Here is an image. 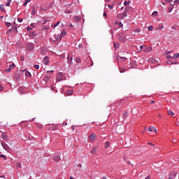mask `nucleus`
<instances>
[{
  "mask_svg": "<svg viewBox=\"0 0 179 179\" xmlns=\"http://www.w3.org/2000/svg\"><path fill=\"white\" fill-rule=\"evenodd\" d=\"M136 65V63L135 62V61L131 62L130 64H129V69H131L132 68H135Z\"/></svg>",
  "mask_w": 179,
  "mask_h": 179,
  "instance_id": "1a4fd4ad",
  "label": "nucleus"
},
{
  "mask_svg": "<svg viewBox=\"0 0 179 179\" xmlns=\"http://www.w3.org/2000/svg\"><path fill=\"white\" fill-rule=\"evenodd\" d=\"M11 29H12L13 31H14L15 33H17V27L13 26Z\"/></svg>",
  "mask_w": 179,
  "mask_h": 179,
  "instance_id": "cd10ccee",
  "label": "nucleus"
},
{
  "mask_svg": "<svg viewBox=\"0 0 179 179\" xmlns=\"http://www.w3.org/2000/svg\"><path fill=\"white\" fill-rule=\"evenodd\" d=\"M166 58H167V59H174V57H172L171 55H168L167 57H166Z\"/></svg>",
  "mask_w": 179,
  "mask_h": 179,
  "instance_id": "a18cd8bd",
  "label": "nucleus"
},
{
  "mask_svg": "<svg viewBox=\"0 0 179 179\" xmlns=\"http://www.w3.org/2000/svg\"><path fill=\"white\" fill-rule=\"evenodd\" d=\"M178 57H179V53L175 54V55H173V59H177V58H178Z\"/></svg>",
  "mask_w": 179,
  "mask_h": 179,
  "instance_id": "a19ab883",
  "label": "nucleus"
},
{
  "mask_svg": "<svg viewBox=\"0 0 179 179\" xmlns=\"http://www.w3.org/2000/svg\"><path fill=\"white\" fill-rule=\"evenodd\" d=\"M9 68L12 70V69H15V68H16V65H15V63H12L11 65L9 66Z\"/></svg>",
  "mask_w": 179,
  "mask_h": 179,
  "instance_id": "473e14b6",
  "label": "nucleus"
},
{
  "mask_svg": "<svg viewBox=\"0 0 179 179\" xmlns=\"http://www.w3.org/2000/svg\"><path fill=\"white\" fill-rule=\"evenodd\" d=\"M148 30L150 31H152V30H153V26H150L149 27H148Z\"/></svg>",
  "mask_w": 179,
  "mask_h": 179,
  "instance_id": "8fccbe9b",
  "label": "nucleus"
},
{
  "mask_svg": "<svg viewBox=\"0 0 179 179\" xmlns=\"http://www.w3.org/2000/svg\"><path fill=\"white\" fill-rule=\"evenodd\" d=\"M177 176V173L176 172H172L171 173V176L169 177H171V178H176V176Z\"/></svg>",
  "mask_w": 179,
  "mask_h": 179,
  "instance_id": "bb28decb",
  "label": "nucleus"
},
{
  "mask_svg": "<svg viewBox=\"0 0 179 179\" xmlns=\"http://www.w3.org/2000/svg\"><path fill=\"white\" fill-rule=\"evenodd\" d=\"M158 12L157 11H154L153 13H152V16H157V15H158Z\"/></svg>",
  "mask_w": 179,
  "mask_h": 179,
  "instance_id": "09e8293b",
  "label": "nucleus"
},
{
  "mask_svg": "<svg viewBox=\"0 0 179 179\" xmlns=\"http://www.w3.org/2000/svg\"><path fill=\"white\" fill-rule=\"evenodd\" d=\"M78 48H83V44H79L78 45Z\"/></svg>",
  "mask_w": 179,
  "mask_h": 179,
  "instance_id": "69168bd1",
  "label": "nucleus"
},
{
  "mask_svg": "<svg viewBox=\"0 0 179 179\" xmlns=\"http://www.w3.org/2000/svg\"><path fill=\"white\" fill-rule=\"evenodd\" d=\"M50 89H51V90H52V92H55V90L57 89V87H54V86H52Z\"/></svg>",
  "mask_w": 179,
  "mask_h": 179,
  "instance_id": "3c124183",
  "label": "nucleus"
},
{
  "mask_svg": "<svg viewBox=\"0 0 179 179\" xmlns=\"http://www.w3.org/2000/svg\"><path fill=\"white\" fill-rule=\"evenodd\" d=\"M113 46H114V48L115 50H117V49L120 48V43L118 42L114 43Z\"/></svg>",
  "mask_w": 179,
  "mask_h": 179,
  "instance_id": "6ab92c4d",
  "label": "nucleus"
},
{
  "mask_svg": "<svg viewBox=\"0 0 179 179\" xmlns=\"http://www.w3.org/2000/svg\"><path fill=\"white\" fill-rule=\"evenodd\" d=\"M17 21H18L20 23H22V22H23V19H22V18H17Z\"/></svg>",
  "mask_w": 179,
  "mask_h": 179,
  "instance_id": "4d7b16f0",
  "label": "nucleus"
},
{
  "mask_svg": "<svg viewBox=\"0 0 179 179\" xmlns=\"http://www.w3.org/2000/svg\"><path fill=\"white\" fill-rule=\"evenodd\" d=\"M25 76H27V78H31V73L29 71H25Z\"/></svg>",
  "mask_w": 179,
  "mask_h": 179,
  "instance_id": "5701e85b",
  "label": "nucleus"
},
{
  "mask_svg": "<svg viewBox=\"0 0 179 179\" xmlns=\"http://www.w3.org/2000/svg\"><path fill=\"white\" fill-rule=\"evenodd\" d=\"M52 159L54 160V162L58 163L59 162H61V157H59V155H55L53 156Z\"/></svg>",
  "mask_w": 179,
  "mask_h": 179,
  "instance_id": "20e7f679",
  "label": "nucleus"
},
{
  "mask_svg": "<svg viewBox=\"0 0 179 179\" xmlns=\"http://www.w3.org/2000/svg\"><path fill=\"white\" fill-rule=\"evenodd\" d=\"M67 94L69 96H72V94H73V90H69L67 92H66Z\"/></svg>",
  "mask_w": 179,
  "mask_h": 179,
  "instance_id": "393cba45",
  "label": "nucleus"
},
{
  "mask_svg": "<svg viewBox=\"0 0 179 179\" xmlns=\"http://www.w3.org/2000/svg\"><path fill=\"white\" fill-rule=\"evenodd\" d=\"M124 6H128V5H129V1H124Z\"/></svg>",
  "mask_w": 179,
  "mask_h": 179,
  "instance_id": "49530a36",
  "label": "nucleus"
},
{
  "mask_svg": "<svg viewBox=\"0 0 179 179\" xmlns=\"http://www.w3.org/2000/svg\"><path fill=\"white\" fill-rule=\"evenodd\" d=\"M1 136H2V138H3V139L4 141L8 140V136H6V133L3 132V133L1 134Z\"/></svg>",
  "mask_w": 179,
  "mask_h": 179,
  "instance_id": "aec40b11",
  "label": "nucleus"
},
{
  "mask_svg": "<svg viewBox=\"0 0 179 179\" xmlns=\"http://www.w3.org/2000/svg\"><path fill=\"white\" fill-rule=\"evenodd\" d=\"M59 23H61V22H57L55 24H54L53 25H52V27H57V26L59 25Z\"/></svg>",
  "mask_w": 179,
  "mask_h": 179,
  "instance_id": "4c0bfd02",
  "label": "nucleus"
},
{
  "mask_svg": "<svg viewBox=\"0 0 179 179\" xmlns=\"http://www.w3.org/2000/svg\"><path fill=\"white\" fill-rule=\"evenodd\" d=\"M135 32L136 33H141V29H137L135 30Z\"/></svg>",
  "mask_w": 179,
  "mask_h": 179,
  "instance_id": "e2e57ef3",
  "label": "nucleus"
},
{
  "mask_svg": "<svg viewBox=\"0 0 179 179\" xmlns=\"http://www.w3.org/2000/svg\"><path fill=\"white\" fill-rule=\"evenodd\" d=\"M20 61H22V62L24 61V56L20 57Z\"/></svg>",
  "mask_w": 179,
  "mask_h": 179,
  "instance_id": "bf43d9fd",
  "label": "nucleus"
},
{
  "mask_svg": "<svg viewBox=\"0 0 179 179\" xmlns=\"http://www.w3.org/2000/svg\"><path fill=\"white\" fill-rule=\"evenodd\" d=\"M0 9H1V12H6L5 5L4 4H1L0 5Z\"/></svg>",
  "mask_w": 179,
  "mask_h": 179,
  "instance_id": "4be33fe9",
  "label": "nucleus"
},
{
  "mask_svg": "<svg viewBox=\"0 0 179 179\" xmlns=\"http://www.w3.org/2000/svg\"><path fill=\"white\" fill-rule=\"evenodd\" d=\"M34 68H35V69H40V66L38 64H36L34 66Z\"/></svg>",
  "mask_w": 179,
  "mask_h": 179,
  "instance_id": "de8ad7c7",
  "label": "nucleus"
},
{
  "mask_svg": "<svg viewBox=\"0 0 179 179\" xmlns=\"http://www.w3.org/2000/svg\"><path fill=\"white\" fill-rule=\"evenodd\" d=\"M5 24H6V26L7 27H9L10 26H12V23L8 22H6L5 23Z\"/></svg>",
  "mask_w": 179,
  "mask_h": 179,
  "instance_id": "37998d69",
  "label": "nucleus"
},
{
  "mask_svg": "<svg viewBox=\"0 0 179 179\" xmlns=\"http://www.w3.org/2000/svg\"><path fill=\"white\" fill-rule=\"evenodd\" d=\"M167 64L168 65H174V62H173L172 59H169L167 61Z\"/></svg>",
  "mask_w": 179,
  "mask_h": 179,
  "instance_id": "72a5a7b5",
  "label": "nucleus"
},
{
  "mask_svg": "<svg viewBox=\"0 0 179 179\" xmlns=\"http://www.w3.org/2000/svg\"><path fill=\"white\" fill-rule=\"evenodd\" d=\"M31 0H25L24 3H23V6H26L29 2H30Z\"/></svg>",
  "mask_w": 179,
  "mask_h": 179,
  "instance_id": "ea45409f",
  "label": "nucleus"
},
{
  "mask_svg": "<svg viewBox=\"0 0 179 179\" xmlns=\"http://www.w3.org/2000/svg\"><path fill=\"white\" fill-rule=\"evenodd\" d=\"M66 31H65V29H63L60 34V36L62 37L63 36H66Z\"/></svg>",
  "mask_w": 179,
  "mask_h": 179,
  "instance_id": "2f4dec72",
  "label": "nucleus"
},
{
  "mask_svg": "<svg viewBox=\"0 0 179 179\" xmlns=\"http://www.w3.org/2000/svg\"><path fill=\"white\" fill-rule=\"evenodd\" d=\"M178 2V3H179V1L178 0H175V1H171V2L170 3V5H171V6H174V5H176V3Z\"/></svg>",
  "mask_w": 179,
  "mask_h": 179,
  "instance_id": "b1692460",
  "label": "nucleus"
},
{
  "mask_svg": "<svg viewBox=\"0 0 179 179\" xmlns=\"http://www.w3.org/2000/svg\"><path fill=\"white\" fill-rule=\"evenodd\" d=\"M62 76H64V74L62 73H59L57 78H56L57 82H61V80H62Z\"/></svg>",
  "mask_w": 179,
  "mask_h": 179,
  "instance_id": "39448f33",
  "label": "nucleus"
},
{
  "mask_svg": "<svg viewBox=\"0 0 179 179\" xmlns=\"http://www.w3.org/2000/svg\"><path fill=\"white\" fill-rule=\"evenodd\" d=\"M119 71L120 73H124V72H127V71H128V69H125L124 67H121L120 66H119Z\"/></svg>",
  "mask_w": 179,
  "mask_h": 179,
  "instance_id": "f8f14e48",
  "label": "nucleus"
},
{
  "mask_svg": "<svg viewBox=\"0 0 179 179\" xmlns=\"http://www.w3.org/2000/svg\"><path fill=\"white\" fill-rule=\"evenodd\" d=\"M123 120H127L128 118V112L127 111H124L122 114Z\"/></svg>",
  "mask_w": 179,
  "mask_h": 179,
  "instance_id": "dca6fc26",
  "label": "nucleus"
},
{
  "mask_svg": "<svg viewBox=\"0 0 179 179\" xmlns=\"http://www.w3.org/2000/svg\"><path fill=\"white\" fill-rule=\"evenodd\" d=\"M43 63L45 64V65H47L48 64L50 63V59L48 58V56L43 58Z\"/></svg>",
  "mask_w": 179,
  "mask_h": 179,
  "instance_id": "ddd939ff",
  "label": "nucleus"
},
{
  "mask_svg": "<svg viewBox=\"0 0 179 179\" xmlns=\"http://www.w3.org/2000/svg\"><path fill=\"white\" fill-rule=\"evenodd\" d=\"M10 71H12L10 68H8V69L5 70L6 73H8V72H10Z\"/></svg>",
  "mask_w": 179,
  "mask_h": 179,
  "instance_id": "864d4df0",
  "label": "nucleus"
},
{
  "mask_svg": "<svg viewBox=\"0 0 179 179\" xmlns=\"http://www.w3.org/2000/svg\"><path fill=\"white\" fill-rule=\"evenodd\" d=\"M60 58H65V54L60 55Z\"/></svg>",
  "mask_w": 179,
  "mask_h": 179,
  "instance_id": "0e129e2a",
  "label": "nucleus"
},
{
  "mask_svg": "<svg viewBox=\"0 0 179 179\" xmlns=\"http://www.w3.org/2000/svg\"><path fill=\"white\" fill-rule=\"evenodd\" d=\"M1 145L3 148V149H5V150H9V145H8V144H6V143L1 142Z\"/></svg>",
  "mask_w": 179,
  "mask_h": 179,
  "instance_id": "0eeeda50",
  "label": "nucleus"
},
{
  "mask_svg": "<svg viewBox=\"0 0 179 179\" xmlns=\"http://www.w3.org/2000/svg\"><path fill=\"white\" fill-rule=\"evenodd\" d=\"M124 10L126 11V12H132V7H131V6H127V7H126L125 8H124Z\"/></svg>",
  "mask_w": 179,
  "mask_h": 179,
  "instance_id": "a211bd4d",
  "label": "nucleus"
},
{
  "mask_svg": "<svg viewBox=\"0 0 179 179\" xmlns=\"http://www.w3.org/2000/svg\"><path fill=\"white\" fill-rule=\"evenodd\" d=\"M17 167H20V168H22V164L20 163H17Z\"/></svg>",
  "mask_w": 179,
  "mask_h": 179,
  "instance_id": "13d9d810",
  "label": "nucleus"
},
{
  "mask_svg": "<svg viewBox=\"0 0 179 179\" xmlns=\"http://www.w3.org/2000/svg\"><path fill=\"white\" fill-rule=\"evenodd\" d=\"M22 78V73H16L14 79L16 80H20V78Z\"/></svg>",
  "mask_w": 179,
  "mask_h": 179,
  "instance_id": "7ed1b4c3",
  "label": "nucleus"
},
{
  "mask_svg": "<svg viewBox=\"0 0 179 179\" xmlns=\"http://www.w3.org/2000/svg\"><path fill=\"white\" fill-rule=\"evenodd\" d=\"M172 62H174L173 65H177V64H178V62H177V61H176V59H172Z\"/></svg>",
  "mask_w": 179,
  "mask_h": 179,
  "instance_id": "603ef678",
  "label": "nucleus"
},
{
  "mask_svg": "<svg viewBox=\"0 0 179 179\" xmlns=\"http://www.w3.org/2000/svg\"><path fill=\"white\" fill-rule=\"evenodd\" d=\"M168 10L169 13L171 12L173 10V7H169Z\"/></svg>",
  "mask_w": 179,
  "mask_h": 179,
  "instance_id": "052dcab7",
  "label": "nucleus"
},
{
  "mask_svg": "<svg viewBox=\"0 0 179 179\" xmlns=\"http://www.w3.org/2000/svg\"><path fill=\"white\" fill-rule=\"evenodd\" d=\"M168 115L173 116L174 115V112L172 110H168Z\"/></svg>",
  "mask_w": 179,
  "mask_h": 179,
  "instance_id": "58836bf2",
  "label": "nucleus"
},
{
  "mask_svg": "<svg viewBox=\"0 0 179 179\" xmlns=\"http://www.w3.org/2000/svg\"><path fill=\"white\" fill-rule=\"evenodd\" d=\"M50 129H52V131H57V129H58V126H52Z\"/></svg>",
  "mask_w": 179,
  "mask_h": 179,
  "instance_id": "7c9ffc66",
  "label": "nucleus"
},
{
  "mask_svg": "<svg viewBox=\"0 0 179 179\" xmlns=\"http://www.w3.org/2000/svg\"><path fill=\"white\" fill-rule=\"evenodd\" d=\"M116 59L117 61V64H119L120 62H125V61L127 59H128V58H127L125 57H121L120 55H117Z\"/></svg>",
  "mask_w": 179,
  "mask_h": 179,
  "instance_id": "f03ea898",
  "label": "nucleus"
},
{
  "mask_svg": "<svg viewBox=\"0 0 179 179\" xmlns=\"http://www.w3.org/2000/svg\"><path fill=\"white\" fill-rule=\"evenodd\" d=\"M31 15H32V16H34V15H36V7H34V6H32V11Z\"/></svg>",
  "mask_w": 179,
  "mask_h": 179,
  "instance_id": "412c9836",
  "label": "nucleus"
},
{
  "mask_svg": "<svg viewBox=\"0 0 179 179\" xmlns=\"http://www.w3.org/2000/svg\"><path fill=\"white\" fill-rule=\"evenodd\" d=\"M118 26H119V27H124V24H122V22H120V23L118 24Z\"/></svg>",
  "mask_w": 179,
  "mask_h": 179,
  "instance_id": "6e6d98bb",
  "label": "nucleus"
},
{
  "mask_svg": "<svg viewBox=\"0 0 179 179\" xmlns=\"http://www.w3.org/2000/svg\"><path fill=\"white\" fill-rule=\"evenodd\" d=\"M47 75H45V78L43 79V80H45V82H48L50 80V79H51V78H52V73H54V71H48L46 72Z\"/></svg>",
  "mask_w": 179,
  "mask_h": 179,
  "instance_id": "f257e3e1",
  "label": "nucleus"
},
{
  "mask_svg": "<svg viewBox=\"0 0 179 179\" xmlns=\"http://www.w3.org/2000/svg\"><path fill=\"white\" fill-rule=\"evenodd\" d=\"M94 139H96V134H91L90 135V141H91V142H94Z\"/></svg>",
  "mask_w": 179,
  "mask_h": 179,
  "instance_id": "9d476101",
  "label": "nucleus"
},
{
  "mask_svg": "<svg viewBox=\"0 0 179 179\" xmlns=\"http://www.w3.org/2000/svg\"><path fill=\"white\" fill-rule=\"evenodd\" d=\"M108 148H110V141H106L105 143V148L107 149Z\"/></svg>",
  "mask_w": 179,
  "mask_h": 179,
  "instance_id": "c756f323",
  "label": "nucleus"
},
{
  "mask_svg": "<svg viewBox=\"0 0 179 179\" xmlns=\"http://www.w3.org/2000/svg\"><path fill=\"white\" fill-rule=\"evenodd\" d=\"M0 157H3V159H4V160H6V156H5L3 155H0Z\"/></svg>",
  "mask_w": 179,
  "mask_h": 179,
  "instance_id": "5fc2aeb1",
  "label": "nucleus"
},
{
  "mask_svg": "<svg viewBox=\"0 0 179 179\" xmlns=\"http://www.w3.org/2000/svg\"><path fill=\"white\" fill-rule=\"evenodd\" d=\"M127 13H128L124 10L122 14L119 15V16L121 19H124V17H127V16H128Z\"/></svg>",
  "mask_w": 179,
  "mask_h": 179,
  "instance_id": "423d86ee",
  "label": "nucleus"
},
{
  "mask_svg": "<svg viewBox=\"0 0 179 179\" xmlns=\"http://www.w3.org/2000/svg\"><path fill=\"white\" fill-rule=\"evenodd\" d=\"M81 17H74V20L75 22H79V20H80Z\"/></svg>",
  "mask_w": 179,
  "mask_h": 179,
  "instance_id": "e433bc0d",
  "label": "nucleus"
},
{
  "mask_svg": "<svg viewBox=\"0 0 179 179\" xmlns=\"http://www.w3.org/2000/svg\"><path fill=\"white\" fill-rule=\"evenodd\" d=\"M97 150V148L96 147H93L92 149L91 150V153L92 155H96V151Z\"/></svg>",
  "mask_w": 179,
  "mask_h": 179,
  "instance_id": "f3484780",
  "label": "nucleus"
},
{
  "mask_svg": "<svg viewBox=\"0 0 179 179\" xmlns=\"http://www.w3.org/2000/svg\"><path fill=\"white\" fill-rule=\"evenodd\" d=\"M36 127H38V128H43V124H41L40 123H36Z\"/></svg>",
  "mask_w": 179,
  "mask_h": 179,
  "instance_id": "c03bdc74",
  "label": "nucleus"
},
{
  "mask_svg": "<svg viewBox=\"0 0 179 179\" xmlns=\"http://www.w3.org/2000/svg\"><path fill=\"white\" fill-rule=\"evenodd\" d=\"M67 59H68V64H72V60L73 59V58L72 57L71 54L68 55Z\"/></svg>",
  "mask_w": 179,
  "mask_h": 179,
  "instance_id": "4468645a",
  "label": "nucleus"
},
{
  "mask_svg": "<svg viewBox=\"0 0 179 179\" xmlns=\"http://www.w3.org/2000/svg\"><path fill=\"white\" fill-rule=\"evenodd\" d=\"M28 50L29 51H33V50H34V45H28Z\"/></svg>",
  "mask_w": 179,
  "mask_h": 179,
  "instance_id": "a878e982",
  "label": "nucleus"
},
{
  "mask_svg": "<svg viewBox=\"0 0 179 179\" xmlns=\"http://www.w3.org/2000/svg\"><path fill=\"white\" fill-rule=\"evenodd\" d=\"M154 129H155V127H149V128H148V131H149L150 132H153Z\"/></svg>",
  "mask_w": 179,
  "mask_h": 179,
  "instance_id": "79ce46f5",
  "label": "nucleus"
},
{
  "mask_svg": "<svg viewBox=\"0 0 179 179\" xmlns=\"http://www.w3.org/2000/svg\"><path fill=\"white\" fill-rule=\"evenodd\" d=\"M2 90H3V87L2 85H0V92H2Z\"/></svg>",
  "mask_w": 179,
  "mask_h": 179,
  "instance_id": "680f3d73",
  "label": "nucleus"
},
{
  "mask_svg": "<svg viewBox=\"0 0 179 179\" xmlns=\"http://www.w3.org/2000/svg\"><path fill=\"white\" fill-rule=\"evenodd\" d=\"M10 2H12V0H7V2L6 3V6H10Z\"/></svg>",
  "mask_w": 179,
  "mask_h": 179,
  "instance_id": "c9c22d12",
  "label": "nucleus"
},
{
  "mask_svg": "<svg viewBox=\"0 0 179 179\" xmlns=\"http://www.w3.org/2000/svg\"><path fill=\"white\" fill-rule=\"evenodd\" d=\"M164 28V27L163 26V25H162V24H159V25H158V27H157V29L158 30H163V29Z\"/></svg>",
  "mask_w": 179,
  "mask_h": 179,
  "instance_id": "f704fd0d",
  "label": "nucleus"
},
{
  "mask_svg": "<svg viewBox=\"0 0 179 179\" xmlns=\"http://www.w3.org/2000/svg\"><path fill=\"white\" fill-rule=\"evenodd\" d=\"M103 16L105 17H107V12H106V11L103 12Z\"/></svg>",
  "mask_w": 179,
  "mask_h": 179,
  "instance_id": "338daca9",
  "label": "nucleus"
},
{
  "mask_svg": "<svg viewBox=\"0 0 179 179\" xmlns=\"http://www.w3.org/2000/svg\"><path fill=\"white\" fill-rule=\"evenodd\" d=\"M76 62H77V64H80V62H82V59H80V57H76Z\"/></svg>",
  "mask_w": 179,
  "mask_h": 179,
  "instance_id": "c85d7f7f",
  "label": "nucleus"
},
{
  "mask_svg": "<svg viewBox=\"0 0 179 179\" xmlns=\"http://www.w3.org/2000/svg\"><path fill=\"white\" fill-rule=\"evenodd\" d=\"M125 37L123 36H121V34H119V41H120V43H125Z\"/></svg>",
  "mask_w": 179,
  "mask_h": 179,
  "instance_id": "9b49d317",
  "label": "nucleus"
},
{
  "mask_svg": "<svg viewBox=\"0 0 179 179\" xmlns=\"http://www.w3.org/2000/svg\"><path fill=\"white\" fill-rule=\"evenodd\" d=\"M108 6L109 9H113V5L109 4V5H108Z\"/></svg>",
  "mask_w": 179,
  "mask_h": 179,
  "instance_id": "774afa93",
  "label": "nucleus"
},
{
  "mask_svg": "<svg viewBox=\"0 0 179 179\" xmlns=\"http://www.w3.org/2000/svg\"><path fill=\"white\" fill-rule=\"evenodd\" d=\"M152 51V47L148 46L144 48V52H150Z\"/></svg>",
  "mask_w": 179,
  "mask_h": 179,
  "instance_id": "2eb2a0df",
  "label": "nucleus"
},
{
  "mask_svg": "<svg viewBox=\"0 0 179 179\" xmlns=\"http://www.w3.org/2000/svg\"><path fill=\"white\" fill-rule=\"evenodd\" d=\"M54 37H55L56 41H61V40H62V37L59 34H55Z\"/></svg>",
  "mask_w": 179,
  "mask_h": 179,
  "instance_id": "6e6552de",
  "label": "nucleus"
}]
</instances>
